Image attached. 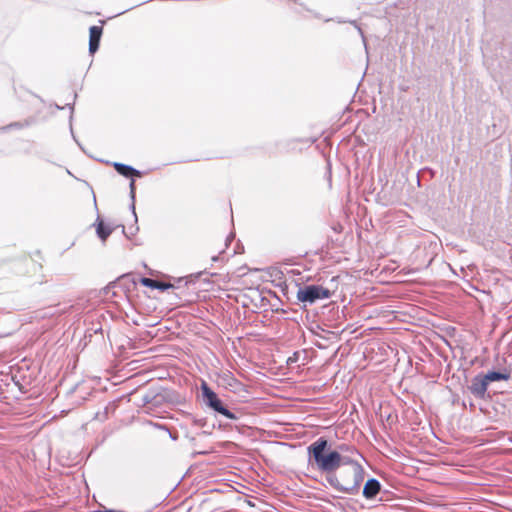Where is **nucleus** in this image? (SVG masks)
<instances>
[{
  "label": "nucleus",
  "mask_w": 512,
  "mask_h": 512,
  "mask_svg": "<svg viewBox=\"0 0 512 512\" xmlns=\"http://www.w3.org/2000/svg\"><path fill=\"white\" fill-rule=\"evenodd\" d=\"M350 450L351 448L346 444L338 445L336 450L328 449L327 439L320 437L307 448L308 462L321 473H326L328 476L335 475L337 469L350 463V457L342 454Z\"/></svg>",
  "instance_id": "f257e3e1"
},
{
  "label": "nucleus",
  "mask_w": 512,
  "mask_h": 512,
  "mask_svg": "<svg viewBox=\"0 0 512 512\" xmlns=\"http://www.w3.org/2000/svg\"><path fill=\"white\" fill-rule=\"evenodd\" d=\"M346 465L351 467L353 473V481L349 485L341 484L336 475L327 476L326 480L337 491L345 494L354 495L359 492L360 485L364 480L365 472L363 467L359 464V462L352 459L351 457L350 463H347Z\"/></svg>",
  "instance_id": "f03ea898"
},
{
  "label": "nucleus",
  "mask_w": 512,
  "mask_h": 512,
  "mask_svg": "<svg viewBox=\"0 0 512 512\" xmlns=\"http://www.w3.org/2000/svg\"><path fill=\"white\" fill-rule=\"evenodd\" d=\"M330 297V290L319 285H307L300 287L296 295L298 301L309 304H313L319 299H328Z\"/></svg>",
  "instance_id": "7ed1b4c3"
},
{
  "label": "nucleus",
  "mask_w": 512,
  "mask_h": 512,
  "mask_svg": "<svg viewBox=\"0 0 512 512\" xmlns=\"http://www.w3.org/2000/svg\"><path fill=\"white\" fill-rule=\"evenodd\" d=\"M201 390L204 402L207 406H209L214 411L218 412L219 414L223 415L227 419H236V416L234 413H232L229 409H227L222 401L218 398L217 394L209 388L206 382H203L201 384Z\"/></svg>",
  "instance_id": "20e7f679"
},
{
  "label": "nucleus",
  "mask_w": 512,
  "mask_h": 512,
  "mask_svg": "<svg viewBox=\"0 0 512 512\" xmlns=\"http://www.w3.org/2000/svg\"><path fill=\"white\" fill-rule=\"evenodd\" d=\"M487 387L488 382L485 379V375L479 374L472 379L469 390L476 398H483L486 394Z\"/></svg>",
  "instance_id": "39448f33"
},
{
  "label": "nucleus",
  "mask_w": 512,
  "mask_h": 512,
  "mask_svg": "<svg viewBox=\"0 0 512 512\" xmlns=\"http://www.w3.org/2000/svg\"><path fill=\"white\" fill-rule=\"evenodd\" d=\"M90 37H89V53L94 54L100 44V39L102 35V27L100 26H91L89 29Z\"/></svg>",
  "instance_id": "423d86ee"
},
{
  "label": "nucleus",
  "mask_w": 512,
  "mask_h": 512,
  "mask_svg": "<svg viewBox=\"0 0 512 512\" xmlns=\"http://www.w3.org/2000/svg\"><path fill=\"white\" fill-rule=\"evenodd\" d=\"M380 488H381L380 482L375 478H371V479L367 480V482L364 485L363 492H362L363 496L366 499H373L379 493Z\"/></svg>",
  "instance_id": "0eeeda50"
},
{
  "label": "nucleus",
  "mask_w": 512,
  "mask_h": 512,
  "mask_svg": "<svg viewBox=\"0 0 512 512\" xmlns=\"http://www.w3.org/2000/svg\"><path fill=\"white\" fill-rule=\"evenodd\" d=\"M96 233L97 236L102 240L105 241L113 232L114 227L110 224H105L99 217H97L96 223Z\"/></svg>",
  "instance_id": "6e6552de"
},
{
  "label": "nucleus",
  "mask_w": 512,
  "mask_h": 512,
  "mask_svg": "<svg viewBox=\"0 0 512 512\" xmlns=\"http://www.w3.org/2000/svg\"><path fill=\"white\" fill-rule=\"evenodd\" d=\"M115 170L122 176L132 178L133 176H140L141 172L130 165L115 162L113 163Z\"/></svg>",
  "instance_id": "1a4fd4ad"
},
{
  "label": "nucleus",
  "mask_w": 512,
  "mask_h": 512,
  "mask_svg": "<svg viewBox=\"0 0 512 512\" xmlns=\"http://www.w3.org/2000/svg\"><path fill=\"white\" fill-rule=\"evenodd\" d=\"M141 284L145 287L154 288V289H158L161 291H165L172 287V285L169 283H165V282L154 280V279L147 278V277L141 278Z\"/></svg>",
  "instance_id": "9d476101"
},
{
  "label": "nucleus",
  "mask_w": 512,
  "mask_h": 512,
  "mask_svg": "<svg viewBox=\"0 0 512 512\" xmlns=\"http://www.w3.org/2000/svg\"><path fill=\"white\" fill-rule=\"evenodd\" d=\"M510 378V374L507 372H498V371H490L485 374V379L487 382H494L500 380H508Z\"/></svg>",
  "instance_id": "9b49d317"
},
{
  "label": "nucleus",
  "mask_w": 512,
  "mask_h": 512,
  "mask_svg": "<svg viewBox=\"0 0 512 512\" xmlns=\"http://www.w3.org/2000/svg\"><path fill=\"white\" fill-rule=\"evenodd\" d=\"M129 188H130V197H131V200H132L131 210L133 212L135 221H137V215H136V212H135V204H134V201H135V181H134V179L131 180V182L129 184Z\"/></svg>",
  "instance_id": "f8f14e48"
},
{
  "label": "nucleus",
  "mask_w": 512,
  "mask_h": 512,
  "mask_svg": "<svg viewBox=\"0 0 512 512\" xmlns=\"http://www.w3.org/2000/svg\"><path fill=\"white\" fill-rule=\"evenodd\" d=\"M223 379L226 381V383L233 387L235 386L236 384H238V381L237 379L230 373V372H226L223 374Z\"/></svg>",
  "instance_id": "ddd939ff"
},
{
  "label": "nucleus",
  "mask_w": 512,
  "mask_h": 512,
  "mask_svg": "<svg viewBox=\"0 0 512 512\" xmlns=\"http://www.w3.org/2000/svg\"><path fill=\"white\" fill-rule=\"evenodd\" d=\"M143 401H144L145 403H149V402H150V398H149V396H147V395H146V396H144Z\"/></svg>",
  "instance_id": "4468645a"
},
{
  "label": "nucleus",
  "mask_w": 512,
  "mask_h": 512,
  "mask_svg": "<svg viewBox=\"0 0 512 512\" xmlns=\"http://www.w3.org/2000/svg\"><path fill=\"white\" fill-rule=\"evenodd\" d=\"M232 238H233L232 235L227 237V239H226V246L228 245V243L231 241Z\"/></svg>",
  "instance_id": "2eb2a0df"
},
{
  "label": "nucleus",
  "mask_w": 512,
  "mask_h": 512,
  "mask_svg": "<svg viewBox=\"0 0 512 512\" xmlns=\"http://www.w3.org/2000/svg\"><path fill=\"white\" fill-rule=\"evenodd\" d=\"M218 259H219V256H213L212 257V261H214V262L218 261Z\"/></svg>",
  "instance_id": "dca6fc26"
},
{
  "label": "nucleus",
  "mask_w": 512,
  "mask_h": 512,
  "mask_svg": "<svg viewBox=\"0 0 512 512\" xmlns=\"http://www.w3.org/2000/svg\"><path fill=\"white\" fill-rule=\"evenodd\" d=\"M358 28V31L361 33V35L363 36V33L361 31V28L357 27Z\"/></svg>",
  "instance_id": "f3484780"
}]
</instances>
